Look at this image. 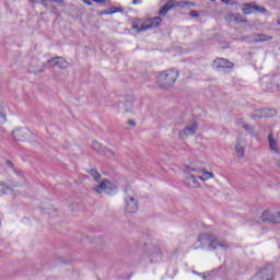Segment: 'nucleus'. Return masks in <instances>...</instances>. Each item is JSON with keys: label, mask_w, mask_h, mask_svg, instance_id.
Returning <instances> with one entry per match:
<instances>
[{"label": "nucleus", "mask_w": 280, "mask_h": 280, "mask_svg": "<svg viewBox=\"0 0 280 280\" xmlns=\"http://www.w3.org/2000/svg\"><path fill=\"white\" fill-rule=\"evenodd\" d=\"M242 12H244L245 14H253V12L264 13L266 12V8L253 3H245L243 4Z\"/></svg>", "instance_id": "13"}, {"label": "nucleus", "mask_w": 280, "mask_h": 280, "mask_svg": "<svg viewBox=\"0 0 280 280\" xmlns=\"http://www.w3.org/2000/svg\"><path fill=\"white\" fill-rule=\"evenodd\" d=\"M161 18L155 16L153 19H149L147 21H133L132 22V30H136L138 33L140 32H148V30H155V27H159L161 25Z\"/></svg>", "instance_id": "4"}, {"label": "nucleus", "mask_w": 280, "mask_h": 280, "mask_svg": "<svg viewBox=\"0 0 280 280\" xmlns=\"http://www.w3.org/2000/svg\"><path fill=\"white\" fill-rule=\"evenodd\" d=\"M5 121H7L5 114L3 112H0V124H5Z\"/></svg>", "instance_id": "29"}, {"label": "nucleus", "mask_w": 280, "mask_h": 280, "mask_svg": "<svg viewBox=\"0 0 280 280\" xmlns=\"http://www.w3.org/2000/svg\"><path fill=\"white\" fill-rule=\"evenodd\" d=\"M138 3H139V0H132L133 5H138Z\"/></svg>", "instance_id": "34"}, {"label": "nucleus", "mask_w": 280, "mask_h": 280, "mask_svg": "<svg viewBox=\"0 0 280 280\" xmlns=\"http://www.w3.org/2000/svg\"><path fill=\"white\" fill-rule=\"evenodd\" d=\"M55 3H60L62 0H52Z\"/></svg>", "instance_id": "36"}, {"label": "nucleus", "mask_w": 280, "mask_h": 280, "mask_svg": "<svg viewBox=\"0 0 280 280\" xmlns=\"http://www.w3.org/2000/svg\"><path fill=\"white\" fill-rule=\"evenodd\" d=\"M103 154H105V156H107L108 159H113V156H115V151L108 149V148H104L103 149Z\"/></svg>", "instance_id": "23"}, {"label": "nucleus", "mask_w": 280, "mask_h": 280, "mask_svg": "<svg viewBox=\"0 0 280 280\" xmlns=\"http://www.w3.org/2000/svg\"><path fill=\"white\" fill-rule=\"evenodd\" d=\"M261 220L267 224H280V212L266 210L262 212Z\"/></svg>", "instance_id": "10"}, {"label": "nucleus", "mask_w": 280, "mask_h": 280, "mask_svg": "<svg viewBox=\"0 0 280 280\" xmlns=\"http://www.w3.org/2000/svg\"><path fill=\"white\" fill-rule=\"evenodd\" d=\"M3 194H12V188L7 186L5 184H0V195Z\"/></svg>", "instance_id": "21"}, {"label": "nucleus", "mask_w": 280, "mask_h": 280, "mask_svg": "<svg viewBox=\"0 0 280 280\" xmlns=\"http://www.w3.org/2000/svg\"><path fill=\"white\" fill-rule=\"evenodd\" d=\"M198 248H209V250H218L220 248H229L226 243L220 242L217 236L211 234H200L197 238L196 244L192 246L194 250Z\"/></svg>", "instance_id": "2"}, {"label": "nucleus", "mask_w": 280, "mask_h": 280, "mask_svg": "<svg viewBox=\"0 0 280 280\" xmlns=\"http://www.w3.org/2000/svg\"><path fill=\"white\" fill-rule=\"evenodd\" d=\"M89 174L94 178V180H98L101 178L100 173H97V170H90Z\"/></svg>", "instance_id": "24"}, {"label": "nucleus", "mask_w": 280, "mask_h": 280, "mask_svg": "<svg viewBox=\"0 0 280 280\" xmlns=\"http://www.w3.org/2000/svg\"><path fill=\"white\" fill-rule=\"evenodd\" d=\"M126 113H130V110H132V108H135V97L132 96H127L125 98V102L121 103Z\"/></svg>", "instance_id": "17"}, {"label": "nucleus", "mask_w": 280, "mask_h": 280, "mask_svg": "<svg viewBox=\"0 0 280 280\" xmlns=\"http://www.w3.org/2000/svg\"><path fill=\"white\" fill-rule=\"evenodd\" d=\"M85 5H93V3L90 0H82ZM95 1L96 3H106V0H92Z\"/></svg>", "instance_id": "26"}, {"label": "nucleus", "mask_w": 280, "mask_h": 280, "mask_svg": "<svg viewBox=\"0 0 280 280\" xmlns=\"http://www.w3.org/2000/svg\"><path fill=\"white\" fill-rule=\"evenodd\" d=\"M35 5H45V0H30Z\"/></svg>", "instance_id": "28"}, {"label": "nucleus", "mask_w": 280, "mask_h": 280, "mask_svg": "<svg viewBox=\"0 0 280 280\" xmlns=\"http://www.w3.org/2000/svg\"><path fill=\"white\" fill-rule=\"evenodd\" d=\"M13 137H16V135H19V130L18 131H12Z\"/></svg>", "instance_id": "35"}, {"label": "nucleus", "mask_w": 280, "mask_h": 280, "mask_svg": "<svg viewBox=\"0 0 280 280\" xmlns=\"http://www.w3.org/2000/svg\"><path fill=\"white\" fill-rule=\"evenodd\" d=\"M125 209L127 213H137L139 210V198L137 197V192L130 188L126 189Z\"/></svg>", "instance_id": "5"}, {"label": "nucleus", "mask_w": 280, "mask_h": 280, "mask_svg": "<svg viewBox=\"0 0 280 280\" xmlns=\"http://www.w3.org/2000/svg\"><path fill=\"white\" fill-rule=\"evenodd\" d=\"M145 257L149 264H159L163 259V252H161V247L153 245L147 249Z\"/></svg>", "instance_id": "7"}, {"label": "nucleus", "mask_w": 280, "mask_h": 280, "mask_svg": "<svg viewBox=\"0 0 280 280\" xmlns=\"http://www.w3.org/2000/svg\"><path fill=\"white\" fill-rule=\"evenodd\" d=\"M214 68L217 71H220L221 69H233V62L224 58H219L214 60Z\"/></svg>", "instance_id": "15"}, {"label": "nucleus", "mask_w": 280, "mask_h": 280, "mask_svg": "<svg viewBox=\"0 0 280 280\" xmlns=\"http://www.w3.org/2000/svg\"><path fill=\"white\" fill-rule=\"evenodd\" d=\"M186 5H194V2H176L174 0H171L168 2H166L163 8L160 10V16H165V14H167V12H170V10H172V8H185Z\"/></svg>", "instance_id": "9"}, {"label": "nucleus", "mask_w": 280, "mask_h": 280, "mask_svg": "<svg viewBox=\"0 0 280 280\" xmlns=\"http://www.w3.org/2000/svg\"><path fill=\"white\" fill-rule=\"evenodd\" d=\"M92 148H93V150H96V152H103L104 151V147L102 145V143L97 142L96 140H94L92 142Z\"/></svg>", "instance_id": "22"}, {"label": "nucleus", "mask_w": 280, "mask_h": 280, "mask_svg": "<svg viewBox=\"0 0 280 280\" xmlns=\"http://www.w3.org/2000/svg\"><path fill=\"white\" fill-rule=\"evenodd\" d=\"M197 130H198V124L191 122L183 131L179 132V137L180 139H185L186 137H191V135H196Z\"/></svg>", "instance_id": "14"}, {"label": "nucleus", "mask_w": 280, "mask_h": 280, "mask_svg": "<svg viewBox=\"0 0 280 280\" xmlns=\"http://www.w3.org/2000/svg\"><path fill=\"white\" fill-rule=\"evenodd\" d=\"M225 21H229V23H246V19L240 13H228Z\"/></svg>", "instance_id": "16"}, {"label": "nucleus", "mask_w": 280, "mask_h": 280, "mask_svg": "<svg viewBox=\"0 0 280 280\" xmlns=\"http://www.w3.org/2000/svg\"><path fill=\"white\" fill-rule=\"evenodd\" d=\"M243 128H244V130H246L250 135H253V132H255V127H253V126H250L248 124H243Z\"/></svg>", "instance_id": "25"}, {"label": "nucleus", "mask_w": 280, "mask_h": 280, "mask_svg": "<svg viewBox=\"0 0 280 280\" xmlns=\"http://www.w3.org/2000/svg\"><path fill=\"white\" fill-rule=\"evenodd\" d=\"M178 75H180V72H178L177 69L164 70L160 72L158 77V84H160L162 89H172V86L176 84Z\"/></svg>", "instance_id": "3"}, {"label": "nucleus", "mask_w": 280, "mask_h": 280, "mask_svg": "<svg viewBox=\"0 0 280 280\" xmlns=\"http://www.w3.org/2000/svg\"><path fill=\"white\" fill-rule=\"evenodd\" d=\"M46 67H59V69H67L69 62L62 57H56L47 61Z\"/></svg>", "instance_id": "12"}, {"label": "nucleus", "mask_w": 280, "mask_h": 280, "mask_svg": "<svg viewBox=\"0 0 280 280\" xmlns=\"http://www.w3.org/2000/svg\"><path fill=\"white\" fill-rule=\"evenodd\" d=\"M268 40H272V36L259 34L254 38V43H266Z\"/></svg>", "instance_id": "19"}, {"label": "nucleus", "mask_w": 280, "mask_h": 280, "mask_svg": "<svg viewBox=\"0 0 280 280\" xmlns=\"http://www.w3.org/2000/svg\"><path fill=\"white\" fill-rule=\"evenodd\" d=\"M186 174V184L192 189H198V187H200V183L198 182V179L205 183L206 180H211V178H215L213 172H208L207 170H205V167L200 166H187Z\"/></svg>", "instance_id": "1"}, {"label": "nucleus", "mask_w": 280, "mask_h": 280, "mask_svg": "<svg viewBox=\"0 0 280 280\" xmlns=\"http://www.w3.org/2000/svg\"><path fill=\"white\" fill-rule=\"evenodd\" d=\"M8 163V165H12V162H7Z\"/></svg>", "instance_id": "37"}, {"label": "nucleus", "mask_w": 280, "mask_h": 280, "mask_svg": "<svg viewBox=\"0 0 280 280\" xmlns=\"http://www.w3.org/2000/svg\"><path fill=\"white\" fill-rule=\"evenodd\" d=\"M190 16L192 18L199 16L198 11H191Z\"/></svg>", "instance_id": "31"}, {"label": "nucleus", "mask_w": 280, "mask_h": 280, "mask_svg": "<svg viewBox=\"0 0 280 280\" xmlns=\"http://www.w3.org/2000/svg\"><path fill=\"white\" fill-rule=\"evenodd\" d=\"M248 145V142L246 141V138L243 136H238L236 138V141L234 143V151L237 159H244V155L246 154V147Z\"/></svg>", "instance_id": "8"}, {"label": "nucleus", "mask_w": 280, "mask_h": 280, "mask_svg": "<svg viewBox=\"0 0 280 280\" xmlns=\"http://www.w3.org/2000/svg\"><path fill=\"white\" fill-rule=\"evenodd\" d=\"M93 190L96 194H107L108 196H115L117 194V186L110 180H103L100 185L95 186Z\"/></svg>", "instance_id": "6"}, {"label": "nucleus", "mask_w": 280, "mask_h": 280, "mask_svg": "<svg viewBox=\"0 0 280 280\" xmlns=\"http://www.w3.org/2000/svg\"><path fill=\"white\" fill-rule=\"evenodd\" d=\"M113 108H115V110H116L117 113H119V103L114 104V105H113Z\"/></svg>", "instance_id": "32"}, {"label": "nucleus", "mask_w": 280, "mask_h": 280, "mask_svg": "<svg viewBox=\"0 0 280 280\" xmlns=\"http://www.w3.org/2000/svg\"><path fill=\"white\" fill-rule=\"evenodd\" d=\"M117 12H119V9H117V8H112V9H110V12H108V14H115V13H117Z\"/></svg>", "instance_id": "30"}, {"label": "nucleus", "mask_w": 280, "mask_h": 280, "mask_svg": "<svg viewBox=\"0 0 280 280\" xmlns=\"http://www.w3.org/2000/svg\"><path fill=\"white\" fill-rule=\"evenodd\" d=\"M210 1H215V0H210Z\"/></svg>", "instance_id": "38"}, {"label": "nucleus", "mask_w": 280, "mask_h": 280, "mask_svg": "<svg viewBox=\"0 0 280 280\" xmlns=\"http://www.w3.org/2000/svg\"><path fill=\"white\" fill-rule=\"evenodd\" d=\"M268 142H269L270 150L276 153L275 159L278 167H280V150L277 145V140H275V137H272V133H269Z\"/></svg>", "instance_id": "11"}, {"label": "nucleus", "mask_w": 280, "mask_h": 280, "mask_svg": "<svg viewBox=\"0 0 280 280\" xmlns=\"http://www.w3.org/2000/svg\"><path fill=\"white\" fill-rule=\"evenodd\" d=\"M128 126H137V122H135V120H128L127 121Z\"/></svg>", "instance_id": "33"}, {"label": "nucleus", "mask_w": 280, "mask_h": 280, "mask_svg": "<svg viewBox=\"0 0 280 280\" xmlns=\"http://www.w3.org/2000/svg\"><path fill=\"white\" fill-rule=\"evenodd\" d=\"M30 71L31 73H43V71L45 70L43 69V66L40 63L36 65V59H34L31 62Z\"/></svg>", "instance_id": "18"}, {"label": "nucleus", "mask_w": 280, "mask_h": 280, "mask_svg": "<svg viewBox=\"0 0 280 280\" xmlns=\"http://www.w3.org/2000/svg\"><path fill=\"white\" fill-rule=\"evenodd\" d=\"M277 115V110L275 109H260V117H275Z\"/></svg>", "instance_id": "20"}, {"label": "nucleus", "mask_w": 280, "mask_h": 280, "mask_svg": "<svg viewBox=\"0 0 280 280\" xmlns=\"http://www.w3.org/2000/svg\"><path fill=\"white\" fill-rule=\"evenodd\" d=\"M222 3H225V5H237V0H221Z\"/></svg>", "instance_id": "27"}]
</instances>
